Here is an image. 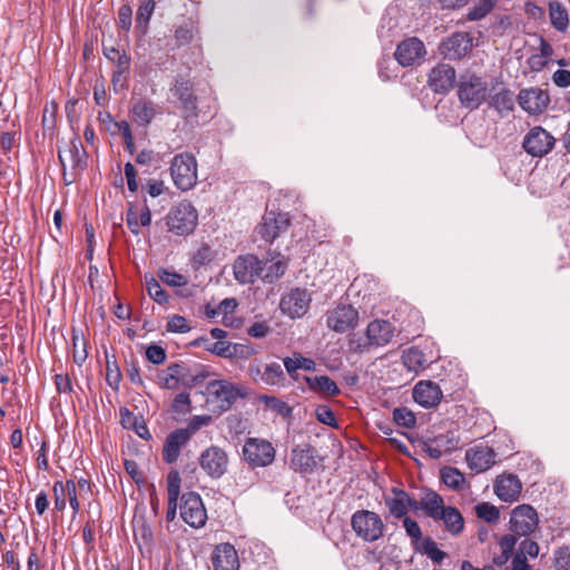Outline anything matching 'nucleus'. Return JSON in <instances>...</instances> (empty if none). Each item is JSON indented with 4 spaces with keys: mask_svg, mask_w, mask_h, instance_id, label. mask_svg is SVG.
Here are the masks:
<instances>
[{
    "mask_svg": "<svg viewBox=\"0 0 570 570\" xmlns=\"http://www.w3.org/2000/svg\"><path fill=\"white\" fill-rule=\"evenodd\" d=\"M197 217L194 206L188 202H183L170 209L166 220L170 232L177 235H188L195 229Z\"/></svg>",
    "mask_w": 570,
    "mask_h": 570,
    "instance_id": "6e6552de",
    "label": "nucleus"
},
{
    "mask_svg": "<svg viewBox=\"0 0 570 570\" xmlns=\"http://www.w3.org/2000/svg\"><path fill=\"white\" fill-rule=\"evenodd\" d=\"M286 377L278 363L267 364L262 373V382L271 386L284 385Z\"/></svg>",
    "mask_w": 570,
    "mask_h": 570,
    "instance_id": "ea45409f",
    "label": "nucleus"
},
{
    "mask_svg": "<svg viewBox=\"0 0 570 570\" xmlns=\"http://www.w3.org/2000/svg\"><path fill=\"white\" fill-rule=\"evenodd\" d=\"M146 289L148 295L158 304H165L168 301V296L161 288L159 282L154 277H145Z\"/></svg>",
    "mask_w": 570,
    "mask_h": 570,
    "instance_id": "8fccbe9b",
    "label": "nucleus"
},
{
    "mask_svg": "<svg viewBox=\"0 0 570 570\" xmlns=\"http://www.w3.org/2000/svg\"><path fill=\"white\" fill-rule=\"evenodd\" d=\"M157 276L163 283L171 287H181L188 283L184 275L165 268L159 269Z\"/></svg>",
    "mask_w": 570,
    "mask_h": 570,
    "instance_id": "de8ad7c7",
    "label": "nucleus"
},
{
    "mask_svg": "<svg viewBox=\"0 0 570 570\" xmlns=\"http://www.w3.org/2000/svg\"><path fill=\"white\" fill-rule=\"evenodd\" d=\"M242 453L244 461L252 468H265L275 460L274 446L264 439H247L243 445Z\"/></svg>",
    "mask_w": 570,
    "mask_h": 570,
    "instance_id": "0eeeda50",
    "label": "nucleus"
},
{
    "mask_svg": "<svg viewBox=\"0 0 570 570\" xmlns=\"http://www.w3.org/2000/svg\"><path fill=\"white\" fill-rule=\"evenodd\" d=\"M553 82L561 88L570 86V71L566 69H558L552 76Z\"/></svg>",
    "mask_w": 570,
    "mask_h": 570,
    "instance_id": "774afa93",
    "label": "nucleus"
},
{
    "mask_svg": "<svg viewBox=\"0 0 570 570\" xmlns=\"http://www.w3.org/2000/svg\"><path fill=\"white\" fill-rule=\"evenodd\" d=\"M426 55L425 46L416 37L404 39L396 47L394 57L396 61L403 67L414 66L420 63Z\"/></svg>",
    "mask_w": 570,
    "mask_h": 570,
    "instance_id": "2eb2a0df",
    "label": "nucleus"
},
{
    "mask_svg": "<svg viewBox=\"0 0 570 570\" xmlns=\"http://www.w3.org/2000/svg\"><path fill=\"white\" fill-rule=\"evenodd\" d=\"M189 440L190 438L184 429H178L171 432L167 436L163 448L164 461L167 463H174L178 459L181 448L186 445Z\"/></svg>",
    "mask_w": 570,
    "mask_h": 570,
    "instance_id": "cd10ccee",
    "label": "nucleus"
},
{
    "mask_svg": "<svg viewBox=\"0 0 570 570\" xmlns=\"http://www.w3.org/2000/svg\"><path fill=\"white\" fill-rule=\"evenodd\" d=\"M170 91L173 96L179 100L185 112V118L188 119L197 117V99L189 81L177 79Z\"/></svg>",
    "mask_w": 570,
    "mask_h": 570,
    "instance_id": "393cba45",
    "label": "nucleus"
},
{
    "mask_svg": "<svg viewBox=\"0 0 570 570\" xmlns=\"http://www.w3.org/2000/svg\"><path fill=\"white\" fill-rule=\"evenodd\" d=\"M442 392L439 385L431 381H421L413 389L414 401L423 407H433L440 403Z\"/></svg>",
    "mask_w": 570,
    "mask_h": 570,
    "instance_id": "bb28decb",
    "label": "nucleus"
},
{
    "mask_svg": "<svg viewBox=\"0 0 570 570\" xmlns=\"http://www.w3.org/2000/svg\"><path fill=\"white\" fill-rule=\"evenodd\" d=\"M212 421L213 419L210 415H195L189 420L188 426L184 429V431H186L189 438H191V435L195 434L203 426L209 425Z\"/></svg>",
    "mask_w": 570,
    "mask_h": 570,
    "instance_id": "864d4df0",
    "label": "nucleus"
},
{
    "mask_svg": "<svg viewBox=\"0 0 570 570\" xmlns=\"http://www.w3.org/2000/svg\"><path fill=\"white\" fill-rule=\"evenodd\" d=\"M539 524L537 511L529 504L515 507L511 512L510 530L517 535L532 533Z\"/></svg>",
    "mask_w": 570,
    "mask_h": 570,
    "instance_id": "f8f14e48",
    "label": "nucleus"
},
{
    "mask_svg": "<svg viewBox=\"0 0 570 570\" xmlns=\"http://www.w3.org/2000/svg\"><path fill=\"white\" fill-rule=\"evenodd\" d=\"M180 517L191 528L199 529L207 521V512L199 494L184 493L180 503Z\"/></svg>",
    "mask_w": 570,
    "mask_h": 570,
    "instance_id": "1a4fd4ad",
    "label": "nucleus"
},
{
    "mask_svg": "<svg viewBox=\"0 0 570 570\" xmlns=\"http://www.w3.org/2000/svg\"><path fill=\"white\" fill-rule=\"evenodd\" d=\"M474 509L476 517L488 523H495L500 518L499 509L489 502L479 503Z\"/></svg>",
    "mask_w": 570,
    "mask_h": 570,
    "instance_id": "49530a36",
    "label": "nucleus"
},
{
    "mask_svg": "<svg viewBox=\"0 0 570 570\" xmlns=\"http://www.w3.org/2000/svg\"><path fill=\"white\" fill-rule=\"evenodd\" d=\"M284 366L287 371V373L291 376H294V373L298 368H303L305 371H314L315 370V362L312 358L298 356V357H285L284 358Z\"/></svg>",
    "mask_w": 570,
    "mask_h": 570,
    "instance_id": "c03bdc74",
    "label": "nucleus"
},
{
    "mask_svg": "<svg viewBox=\"0 0 570 570\" xmlns=\"http://www.w3.org/2000/svg\"><path fill=\"white\" fill-rule=\"evenodd\" d=\"M394 332L395 328L389 321L375 320L366 327V338L362 340L353 336L350 338L348 347L353 352L362 353L373 345L384 346L391 342Z\"/></svg>",
    "mask_w": 570,
    "mask_h": 570,
    "instance_id": "7ed1b4c3",
    "label": "nucleus"
},
{
    "mask_svg": "<svg viewBox=\"0 0 570 570\" xmlns=\"http://www.w3.org/2000/svg\"><path fill=\"white\" fill-rule=\"evenodd\" d=\"M156 3L154 0H148L145 3L140 4L137 10V22L138 23H148L151 14L154 13Z\"/></svg>",
    "mask_w": 570,
    "mask_h": 570,
    "instance_id": "680f3d73",
    "label": "nucleus"
},
{
    "mask_svg": "<svg viewBox=\"0 0 570 570\" xmlns=\"http://www.w3.org/2000/svg\"><path fill=\"white\" fill-rule=\"evenodd\" d=\"M287 265V261L281 254H276L271 259L262 261L261 279L265 283H274L285 274Z\"/></svg>",
    "mask_w": 570,
    "mask_h": 570,
    "instance_id": "c85d7f7f",
    "label": "nucleus"
},
{
    "mask_svg": "<svg viewBox=\"0 0 570 570\" xmlns=\"http://www.w3.org/2000/svg\"><path fill=\"white\" fill-rule=\"evenodd\" d=\"M180 363H173L157 375L158 384L167 390L179 389Z\"/></svg>",
    "mask_w": 570,
    "mask_h": 570,
    "instance_id": "4c0bfd02",
    "label": "nucleus"
},
{
    "mask_svg": "<svg viewBox=\"0 0 570 570\" xmlns=\"http://www.w3.org/2000/svg\"><path fill=\"white\" fill-rule=\"evenodd\" d=\"M316 419L328 426H336L334 412L327 405H320L315 410Z\"/></svg>",
    "mask_w": 570,
    "mask_h": 570,
    "instance_id": "6e6d98bb",
    "label": "nucleus"
},
{
    "mask_svg": "<svg viewBox=\"0 0 570 570\" xmlns=\"http://www.w3.org/2000/svg\"><path fill=\"white\" fill-rule=\"evenodd\" d=\"M491 90H495V87H490L485 79L474 73H468L460 78L458 96L465 108L473 110L489 98Z\"/></svg>",
    "mask_w": 570,
    "mask_h": 570,
    "instance_id": "f03ea898",
    "label": "nucleus"
},
{
    "mask_svg": "<svg viewBox=\"0 0 570 570\" xmlns=\"http://www.w3.org/2000/svg\"><path fill=\"white\" fill-rule=\"evenodd\" d=\"M205 374L194 373L191 368L180 363L179 387H193L205 379Z\"/></svg>",
    "mask_w": 570,
    "mask_h": 570,
    "instance_id": "a18cd8bd",
    "label": "nucleus"
},
{
    "mask_svg": "<svg viewBox=\"0 0 570 570\" xmlns=\"http://www.w3.org/2000/svg\"><path fill=\"white\" fill-rule=\"evenodd\" d=\"M58 158L63 170L70 167L75 171H81L87 166V154L78 138H73L68 148L60 149Z\"/></svg>",
    "mask_w": 570,
    "mask_h": 570,
    "instance_id": "6ab92c4d",
    "label": "nucleus"
},
{
    "mask_svg": "<svg viewBox=\"0 0 570 570\" xmlns=\"http://www.w3.org/2000/svg\"><path fill=\"white\" fill-rule=\"evenodd\" d=\"M131 114L134 121L141 126H147L153 121L157 111L153 101L138 99L132 102Z\"/></svg>",
    "mask_w": 570,
    "mask_h": 570,
    "instance_id": "473e14b6",
    "label": "nucleus"
},
{
    "mask_svg": "<svg viewBox=\"0 0 570 570\" xmlns=\"http://www.w3.org/2000/svg\"><path fill=\"white\" fill-rule=\"evenodd\" d=\"M358 321V312L351 305H340L328 312L326 324L327 326L337 332L345 333L354 328Z\"/></svg>",
    "mask_w": 570,
    "mask_h": 570,
    "instance_id": "f3484780",
    "label": "nucleus"
},
{
    "mask_svg": "<svg viewBox=\"0 0 570 570\" xmlns=\"http://www.w3.org/2000/svg\"><path fill=\"white\" fill-rule=\"evenodd\" d=\"M489 106L495 109L501 117L507 116L514 108V99L511 90L502 87L492 96H489Z\"/></svg>",
    "mask_w": 570,
    "mask_h": 570,
    "instance_id": "2f4dec72",
    "label": "nucleus"
},
{
    "mask_svg": "<svg viewBox=\"0 0 570 570\" xmlns=\"http://www.w3.org/2000/svg\"><path fill=\"white\" fill-rule=\"evenodd\" d=\"M517 543V539L513 534H504L499 540V547L501 549V553L498 556H494L492 558V564L493 567H502L504 566L509 559L511 558V554L514 550Z\"/></svg>",
    "mask_w": 570,
    "mask_h": 570,
    "instance_id": "e433bc0d",
    "label": "nucleus"
},
{
    "mask_svg": "<svg viewBox=\"0 0 570 570\" xmlns=\"http://www.w3.org/2000/svg\"><path fill=\"white\" fill-rule=\"evenodd\" d=\"M522 490L520 479L514 474L499 475L494 482V493L503 502H515Z\"/></svg>",
    "mask_w": 570,
    "mask_h": 570,
    "instance_id": "b1692460",
    "label": "nucleus"
},
{
    "mask_svg": "<svg viewBox=\"0 0 570 570\" xmlns=\"http://www.w3.org/2000/svg\"><path fill=\"white\" fill-rule=\"evenodd\" d=\"M520 107L531 115L541 114L549 105V95L540 88L522 89L518 96Z\"/></svg>",
    "mask_w": 570,
    "mask_h": 570,
    "instance_id": "412c9836",
    "label": "nucleus"
},
{
    "mask_svg": "<svg viewBox=\"0 0 570 570\" xmlns=\"http://www.w3.org/2000/svg\"><path fill=\"white\" fill-rule=\"evenodd\" d=\"M405 501H409V494L399 488L392 489V497L385 498V505L392 517L404 519L407 517Z\"/></svg>",
    "mask_w": 570,
    "mask_h": 570,
    "instance_id": "c756f323",
    "label": "nucleus"
},
{
    "mask_svg": "<svg viewBox=\"0 0 570 570\" xmlns=\"http://www.w3.org/2000/svg\"><path fill=\"white\" fill-rule=\"evenodd\" d=\"M455 69L448 63H439L431 69L428 83L435 94H448L455 82Z\"/></svg>",
    "mask_w": 570,
    "mask_h": 570,
    "instance_id": "a211bd4d",
    "label": "nucleus"
},
{
    "mask_svg": "<svg viewBox=\"0 0 570 570\" xmlns=\"http://www.w3.org/2000/svg\"><path fill=\"white\" fill-rule=\"evenodd\" d=\"M441 480L448 488L455 491L461 490L465 483L464 474L451 466L441 470Z\"/></svg>",
    "mask_w": 570,
    "mask_h": 570,
    "instance_id": "79ce46f5",
    "label": "nucleus"
},
{
    "mask_svg": "<svg viewBox=\"0 0 570 570\" xmlns=\"http://www.w3.org/2000/svg\"><path fill=\"white\" fill-rule=\"evenodd\" d=\"M214 570H239L236 549L230 543L218 544L212 556Z\"/></svg>",
    "mask_w": 570,
    "mask_h": 570,
    "instance_id": "a878e982",
    "label": "nucleus"
},
{
    "mask_svg": "<svg viewBox=\"0 0 570 570\" xmlns=\"http://www.w3.org/2000/svg\"><path fill=\"white\" fill-rule=\"evenodd\" d=\"M554 137L540 126L531 128L523 138L522 147L532 157H543L554 147Z\"/></svg>",
    "mask_w": 570,
    "mask_h": 570,
    "instance_id": "9d476101",
    "label": "nucleus"
},
{
    "mask_svg": "<svg viewBox=\"0 0 570 570\" xmlns=\"http://www.w3.org/2000/svg\"><path fill=\"white\" fill-rule=\"evenodd\" d=\"M498 0H479L468 12L469 21H478L485 18L494 8Z\"/></svg>",
    "mask_w": 570,
    "mask_h": 570,
    "instance_id": "37998d69",
    "label": "nucleus"
},
{
    "mask_svg": "<svg viewBox=\"0 0 570 570\" xmlns=\"http://www.w3.org/2000/svg\"><path fill=\"white\" fill-rule=\"evenodd\" d=\"M404 366L412 372H417L426 364L425 355L416 347H411L404 352L403 356Z\"/></svg>",
    "mask_w": 570,
    "mask_h": 570,
    "instance_id": "a19ab883",
    "label": "nucleus"
},
{
    "mask_svg": "<svg viewBox=\"0 0 570 570\" xmlns=\"http://www.w3.org/2000/svg\"><path fill=\"white\" fill-rule=\"evenodd\" d=\"M233 274L239 284H252L262 275V261L253 255H240L233 263Z\"/></svg>",
    "mask_w": 570,
    "mask_h": 570,
    "instance_id": "4468645a",
    "label": "nucleus"
},
{
    "mask_svg": "<svg viewBox=\"0 0 570 570\" xmlns=\"http://www.w3.org/2000/svg\"><path fill=\"white\" fill-rule=\"evenodd\" d=\"M556 570H570V550L567 547L559 548L554 552Z\"/></svg>",
    "mask_w": 570,
    "mask_h": 570,
    "instance_id": "5fc2aeb1",
    "label": "nucleus"
},
{
    "mask_svg": "<svg viewBox=\"0 0 570 570\" xmlns=\"http://www.w3.org/2000/svg\"><path fill=\"white\" fill-rule=\"evenodd\" d=\"M414 550L420 552L421 554H425L434 563L438 564H440L446 557V553L440 550L438 548L436 542L430 537L424 538Z\"/></svg>",
    "mask_w": 570,
    "mask_h": 570,
    "instance_id": "58836bf2",
    "label": "nucleus"
},
{
    "mask_svg": "<svg viewBox=\"0 0 570 570\" xmlns=\"http://www.w3.org/2000/svg\"><path fill=\"white\" fill-rule=\"evenodd\" d=\"M402 521H403V527L405 529V532L410 537L411 543H412L413 548L415 549L424 539L423 534H422V530H421L419 523L410 517L402 519Z\"/></svg>",
    "mask_w": 570,
    "mask_h": 570,
    "instance_id": "09e8293b",
    "label": "nucleus"
},
{
    "mask_svg": "<svg viewBox=\"0 0 570 570\" xmlns=\"http://www.w3.org/2000/svg\"><path fill=\"white\" fill-rule=\"evenodd\" d=\"M146 357L153 364H163L166 360V351L159 345H150L146 350Z\"/></svg>",
    "mask_w": 570,
    "mask_h": 570,
    "instance_id": "13d9d810",
    "label": "nucleus"
},
{
    "mask_svg": "<svg viewBox=\"0 0 570 570\" xmlns=\"http://www.w3.org/2000/svg\"><path fill=\"white\" fill-rule=\"evenodd\" d=\"M351 524L357 537L364 541L374 542L383 535L384 523L381 517L370 510H358L353 513Z\"/></svg>",
    "mask_w": 570,
    "mask_h": 570,
    "instance_id": "423d86ee",
    "label": "nucleus"
},
{
    "mask_svg": "<svg viewBox=\"0 0 570 570\" xmlns=\"http://www.w3.org/2000/svg\"><path fill=\"white\" fill-rule=\"evenodd\" d=\"M393 419L396 424L409 429L413 428L416 423L413 412L406 407H396L393 411Z\"/></svg>",
    "mask_w": 570,
    "mask_h": 570,
    "instance_id": "603ef678",
    "label": "nucleus"
},
{
    "mask_svg": "<svg viewBox=\"0 0 570 570\" xmlns=\"http://www.w3.org/2000/svg\"><path fill=\"white\" fill-rule=\"evenodd\" d=\"M247 333L253 337L262 338L269 333V326L265 322H256L248 327Z\"/></svg>",
    "mask_w": 570,
    "mask_h": 570,
    "instance_id": "338daca9",
    "label": "nucleus"
},
{
    "mask_svg": "<svg viewBox=\"0 0 570 570\" xmlns=\"http://www.w3.org/2000/svg\"><path fill=\"white\" fill-rule=\"evenodd\" d=\"M67 501L73 511V514H77L80 510V503L77 498V484L72 480H67Z\"/></svg>",
    "mask_w": 570,
    "mask_h": 570,
    "instance_id": "e2e57ef3",
    "label": "nucleus"
},
{
    "mask_svg": "<svg viewBox=\"0 0 570 570\" xmlns=\"http://www.w3.org/2000/svg\"><path fill=\"white\" fill-rule=\"evenodd\" d=\"M126 223L132 234L138 235L140 233L138 210L130 207L127 212Z\"/></svg>",
    "mask_w": 570,
    "mask_h": 570,
    "instance_id": "69168bd1",
    "label": "nucleus"
},
{
    "mask_svg": "<svg viewBox=\"0 0 570 570\" xmlns=\"http://www.w3.org/2000/svg\"><path fill=\"white\" fill-rule=\"evenodd\" d=\"M207 410L220 415L232 409L239 399L248 395L247 389L228 380L209 381L203 392Z\"/></svg>",
    "mask_w": 570,
    "mask_h": 570,
    "instance_id": "f257e3e1",
    "label": "nucleus"
},
{
    "mask_svg": "<svg viewBox=\"0 0 570 570\" xmlns=\"http://www.w3.org/2000/svg\"><path fill=\"white\" fill-rule=\"evenodd\" d=\"M167 491H168V509L166 518L173 521L176 517L177 501L180 493V476L177 471H171L167 475Z\"/></svg>",
    "mask_w": 570,
    "mask_h": 570,
    "instance_id": "7c9ffc66",
    "label": "nucleus"
},
{
    "mask_svg": "<svg viewBox=\"0 0 570 570\" xmlns=\"http://www.w3.org/2000/svg\"><path fill=\"white\" fill-rule=\"evenodd\" d=\"M316 456V450L311 445H297L291 452L289 465L295 472L312 473L317 465Z\"/></svg>",
    "mask_w": 570,
    "mask_h": 570,
    "instance_id": "4be33fe9",
    "label": "nucleus"
},
{
    "mask_svg": "<svg viewBox=\"0 0 570 570\" xmlns=\"http://www.w3.org/2000/svg\"><path fill=\"white\" fill-rule=\"evenodd\" d=\"M430 509V519L442 521L444 529L451 535H459L464 530V518L462 513L452 505H445L443 498L439 494L434 502H428Z\"/></svg>",
    "mask_w": 570,
    "mask_h": 570,
    "instance_id": "39448f33",
    "label": "nucleus"
},
{
    "mask_svg": "<svg viewBox=\"0 0 570 570\" xmlns=\"http://www.w3.org/2000/svg\"><path fill=\"white\" fill-rule=\"evenodd\" d=\"M443 445V438H436L432 441H429L424 443V451L428 453V455L431 459H440L444 452V449H442Z\"/></svg>",
    "mask_w": 570,
    "mask_h": 570,
    "instance_id": "052dcab7",
    "label": "nucleus"
},
{
    "mask_svg": "<svg viewBox=\"0 0 570 570\" xmlns=\"http://www.w3.org/2000/svg\"><path fill=\"white\" fill-rule=\"evenodd\" d=\"M473 48V38L469 32H454L440 45V53L449 60L465 57Z\"/></svg>",
    "mask_w": 570,
    "mask_h": 570,
    "instance_id": "ddd939ff",
    "label": "nucleus"
},
{
    "mask_svg": "<svg viewBox=\"0 0 570 570\" xmlns=\"http://www.w3.org/2000/svg\"><path fill=\"white\" fill-rule=\"evenodd\" d=\"M170 175L175 186L180 190H189L197 183V163L191 154L176 155L171 160Z\"/></svg>",
    "mask_w": 570,
    "mask_h": 570,
    "instance_id": "20e7f679",
    "label": "nucleus"
},
{
    "mask_svg": "<svg viewBox=\"0 0 570 570\" xmlns=\"http://www.w3.org/2000/svg\"><path fill=\"white\" fill-rule=\"evenodd\" d=\"M108 384L111 387L117 389L119 381H120V371L117 366V364L114 362L111 363L109 360H107V377H106Z\"/></svg>",
    "mask_w": 570,
    "mask_h": 570,
    "instance_id": "0e129e2a",
    "label": "nucleus"
},
{
    "mask_svg": "<svg viewBox=\"0 0 570 570\" xmlns=\"http://www.w3.org/2000/svg\"><path fill=\"white\" fill-rule=\"evenodd\" d=\"M540 551L539 544L535 541L525 539L521 541L519 549L515 554H522L523 558L527 557L535 558L538 557Z\"/></svg>",
    "mask_w": 570,
    "mask_h": 570,
    "instance_id": "4d7b16f0",
    "label": "nucleus"
},
{
    "mask_svg": "<svg viewBox=\"0 0 570 570\" xmlns=\"http://www.w3.org/2000/svg\"><path fill=\"white\" fill-rule=\"evenodd\" d=\"M199 464L209 476L218 479L227 471L228 456L223 449L213 445L202 452Z\"/></svg>",
    "mask_w": 570,
    "mask_h": 570,
    "instance_id": "dca6fc26",
    "label": "nucleus"
},
{
    "mask_svg": "<svg viewBox=\"0 0 570 570\" xmlns=\"http://www.w3.org/2000/svg\"><path fill=\"white\" fill-rule=\"evenodd\" d=\"M439 497V493L431 489H422L420 492L419 499H412L409 495V501H405V507L409 510L412 509L413 511H423V513L429 518L430 517V507L428 502H434Z\"/></svg>",
    "mask_w": 570,
    "mask_h": 570,
    "instance_id": "c9c22d12",
    "label": "nucleus"
},
{
    "mask_svg": "<svg viewBox=\"0 0 570 570\" xmlns=\"http://www.w3.org/2000/svg\"><path fill=\"white\" fill-rule=\"evenodd\" d=\"M190 327L184 316L174 315L167 323V331L173 333H187Z\"/></svg>",
    "mask_w": 570,
    "mask_h": 570,
    "instance_id": "bf43d9fd",
    "label": "nucleus"
},
{
    "mask_svg": "<svg viewBox=\"0 0 570 570\" xmlns=\"http://www.w3.org/2000/svg\"><path fill=\"white\" fill-rule=\"evenodd\" d=\"M497 453L487 445H475L465 452L468 466L475 473L488 471L495 464Z\"/></svg>",
    "mask_w": 570,
    "mask_h": 570,
    "instance_id": "aec40b11",
    "label": "nucleus"
},
{
    "mask_svg": "<svg viewBox=\"0 0 570 570\" xmlns=\"http://www.w3.org/2000/svg\"><path fill=\"white\" fill-rule=\"evenodd\" d=\"M267 407L276 411L282 416H291L292 415V407L284 401L275 397V396H268L263 395L259 399Z\"/></svg>",
    "mask_w": 570,
    "mask_h": 570,
    "instance_id": "3c124183",
    "label": "nucleus"
},
{
    "mask_svg": "<svg viewBox=\"0 0 570 570\" xmlns=\"http://www.w3.org/2000/svg\"><path fill=\"white\" fill-rule=\"evenodd\" d=\"M288 227V218L285 214L267 213L263 222L256 228L257 234L264 240L272 243L282 232Z\"/></svg>",
    "mask_w": 570,
    "mask_h": 570,
    "instance_id": "5701e85b",
    "label": "nucleus"
},
{
    "mask_svg": "<svg viewBox=\"0 0 570 570\" xmlns=\"http://www.w3.org/2000/svg\"><path fill=\"white\" fill-rule=\"evenodd\" d=\"M306 382L311 390L324 395L335 396L340 394L337 384L327 375L307 377Z\"/></svg>",
    "mask_w": 570,
    "mask_h": 570,
    "instance_id": "f704fd0d",
    "label": "nucleus"
},
{
    "mask_svg": "<svg viewBox=\"0 0 570 570\" xmlns=\"http://www.w3.org/2000/svg\"><path fill=\"white\" fill-rule=\"evenodd\" d=\"M549 18L552 27L557 31H567L569 26V13L562 3L557 1L549 3Z\"/></svg>",
    "mask_w": 570,
    "mask_h": 570,
    "instance_id": "72a5a7b5",
    "label": "nucleus"
},
{
    "mask_svg": "<svg viewBox=\"0 0 570 570\" xmlns=\"http://www.w3.org/2000/svg\"><path fill=\"white\" fill-rule=\"evenodd\" d=\"M311 304V295L304 288H292L284 294L279 302V308L283 314L291 318L302 317L308 311Z\"/></svg>",
    "mask_w": 570,
    "mask_h": 570,
    "instance_id": "9b49d317",
    "label": "nucleus"
}]
</instances>
